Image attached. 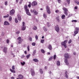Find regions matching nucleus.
Masks as SVG:
<instances>
[{
    "instance_id": "nucleus-1",
    "label": "nucleus",
    "mask_w": 79,
    "mask_h": 79,
    "mask_svg": "<svg viewBox=\"0 0 79 79\" xmlns=\"http://www.w3.org/2000/svg\"><path fill=\"white\" fill-rule=\"evenodd\" d=\"M25 11H26V14L29 16H31V15L29 11V9H27V6L25 5L24 7Z\"/></svg>"
},
{
    "instance_id": "nucleus-2",
    "label": "nucleus",
    "mask_w": 79,
    "mask_h": 79,
    "mask_svg": "<svg viewBox=\"0 0 79 79\" xmlns=\"http://www.w3.org/2000/svg\"><path fill=\"white\" fill-rule=\"evenodd\" d=\"M22 24L23 25L21 27V30L22 31H25L26 28V27L25 26V23H24V22H23Z\"/></svg>"
},
{
    "instance_id": "nucleus-3",
    "label": "nucleus",
    "mask_w": 79,
    "mask_h": 79,
    "mask_svg": "<svg viewBox=\"0 0 79 79\" xmlns=\"http://www.w3.org/2000/svg\"><path fill=\"white\" fill-rule=\"evenodd\" d=\"M68 42V40H65L64 41V42H62L61 43L62 45H63L65 48L67 47V45H66V43Z\"/></svg>"
},
{
    "instance_id": "nucleus-4",
    "label": "nucleus",
    "mask_w": 79,
    "mask_h": 79,
    "mask_svg": "<svg viewBox=\"0 0 79 79\" xmlns=\"http://www.w3.org/2000/svg\"><path fill=\"white\" fill-rule=\"evenodd\" d=\"M30 71L31 72V75L32 76H34L35 75V72L34 71V70L33 69H31Z\"/></svg>"
},
{
    "instance_id": "nucleus-5",
    "label": "nucleus",
    "mask_w": 79,
    "mask_h": 79,
    "mask_svg": "<svg viewBox=\"0 0 79 79\" xmlns=\"http://www.w3.org/2000/svg\"><path fill=\"white\" fill-rule=\"evenodd\" d=\"M46 10L48 14L50 13V8H49V7L48 6H46Z\"/></svg>"
},
{
    "instance_id": "nucleus-6",
    "label": "nucleus",
    "mask_w": 79,
    "mask_h": 79,
    "mask_svg": "<svg viewBox=\"0 0 79 79\" xmlns=\"http://www.w3.org/2000/svg\"><path fill=\"white\" fill-rule=\"evenodd\" d=\"M14 13H15V10L14 9H12L10 11V15L11 16H13V15H14Z\"/></svg>"
},
{
    "instance_id": "nucleus-7",
    "label": "nucleus",
    "mask_w": 79,
    "mask_h": 79,
    "mask_svg": "<svg viewBox=\"0 0 79 79\" xmlns=\"http://www.w3.org/2000/svg\"><path fill=\"white\" fill-rule=\"evenodd\" d=\"M17 40H18L19 41L18 44H21L22 40H21V37H19L17 39Z\"/></svg>"
},
{
    "instance_id": "nucleus-8",
    "label": "nucleus",
    "mask_w": 79,
    "mask_h": 79,
    "mask_svg": "<svg viewBox=\"0 0 79 79\" xmlns=\"http://www.w3.org/2000/svg\"><path fill=\"white\" fill-rule=\"evenodd\" d=\"M55 27L56 31L57 32H59V31H60V28H59L58 26H56Z\"/></svg>"
},
{
    "instance_id": "nucleus-9",
    "label": "nucleus",
    "mask_w": 79,
    "mask_h": 79,
    "mask_svg": "<svg viewBox=\"0 0 79 79\" xmlns=\"http://www.w3.org/2000/svg\"><path fill=\"white\" fill-rule=\"evenodd\" d=\"M31 5L32 6H36V5H37V3L36 2H32Z\"/></svg>"
},
{
    "instance_id": "nucleus-10",
    "label": "nucleus",
    "mask_w": 79,
    "mask_h": 79,
    "mask_svg": "<svg viewBox=\"0 0 79 79\" xmlns=\"http://www.w3.org/2000/svg\"><path fill=\"white\" fill-rule=\"evenodd\" d=\"M7 48L6 47L4 48L3 49V52L5 53H7Z\"/></svg>"
},
{
    "instance_id": "nucleus-11",
    "label": "nucleus",
    "mask_w": 79,
    "mask_h": 79,
    "mask_svg": "<svg viewBox=\"0 0 79 79\" xmlns=\"http://www.w3.org/2000/svg\"><path fill=\"white\" fill-rule=\"evenodd\" d=\"M64 57L65 58H69V54L67 53L65 54L64 55Z\"/></svg>"
},
{
    "instance_id": "nucleus-12",
    "label": "nucleus",
    "mask_w": 79,
    "mask_h": 79,
    "mask_svg": "<svg viewBox=\"0 0 79 79\" xmlns=\"http://www.w3.org/2000/svg\"><path fill=\"white\" fill-rule=\"evenodd\" d=\"M18 20H19V21H21V16L19 15H18Z\"/></svg>"
},
{
    "instance_id": "nucleus-13",
    "label": "nucleus",
    "mask_w": 79,
    "mask_h": 79,
    "mask_svg": "<svg viewBox=\"0 0 79 79\" xmlns=\"http://www.w3.org/2000/svg\"><path fill=\"white\" fill-rule=\"evenodd\" d=\"M64 62L67 65H68L69 63L68 62V59L66 58H65L64 59Z\"/></svg>"
},
{
    "instance_id": "nucleus-14",
    "label": "nucleus",
    "mask_w": 79,
    "mask_h": 79,
    "mask_svg": "<svg viewBox=\"0 0 79 79\" xmlns=\"http://www.w3.org/2000/svg\"><path fill=\"white\" fill-rule=\"evenodd\" d=\"M18 77L19 79H23V77L22 75L19 74L18 75Z\"/></svg>"
},
{
    "instance_id": "nucleus-15",
    "label": "nucleus",
    "mask_w": 79,
    "mask_h": 79,
    "mask_svg": "<svg viewBox=\"0 0 79 79\" xmlns=\"http://www.w3.org/2000/svg\"><path fill=\"white\" fill-rule=\"evenodd\" d=\"M4 25H10V23H8V22L6 21H5L4 23Z\"/></svg>"
},
{
    "instance_id": "nucleus-16",
    "label": "nucleus",
    "mask_w": 79,
    "mask_h": 79,
    "mask_svg": "<svg viewBox=\"0 0 79 79\" xmlns=\"http://www.w3.org/2000/svg\"><path fill=\"white\" fill-rule=\"evenodd\" d=\"M33 29L34 31H35L36 30H37V27H36V26H34L33 27Z\"/></svg>"
},
{
    "instance_id": "nucleus-17",
    "label": "nucleus",
    "mask_w": 79,
    "mask_h": 79,
    "mask_svg": "<svg viewBox=\"0 0 79 79\" xmlns=\"http://www.w3.org/2000/svg\"><path fill=\"white\" fill-rule=\"evenodd\" d=\"M36 50H35L33 52L32 55L33 56H35V53H36Z\"/></svg>"
},
{
    "instance_id": "nucleus-18",
    "label": "nucleus",
    "mask_w": 79,
    "mask_h": 79,
    "mask_svg": "<svg viewBox=\"0 0 79 79\" xmlns=\"http://www.w3.org/2000/svg\"><path fill=\"white\" fill-rule=\"evenodd\" d=\"M48 48L50 50H52V46L50 44L49 45Z\"/></svg>"
},
{
    "instance_id": "nucleus-19",
    "label": "nucleus",
    "mask_w": 79,
    "mask_h": 79,
    "mask_svg": "<svg viewBox=\"0 0 79 79\" xmlns=\"http://www.w3.org/2000/svg\"><path fill=\"white\" fill-rule=\"evenodd\" d=\"M60 17H59V16H58L57 17H56V20H57V21H58V22H60Z\"/></svg>"
},
{
    "instance_id": "nucleus-20",
    "label": "nucleus",
    "mask_w": 79,
    "mask_h": 79,
    "mask_svg": "<svg viewBox=\"0 0 79 79\" xmlns=\"http://www.w3.org/2000/svg\"><path fill=\"white\" fill-rule=\"evenodd\" d=\"M63 10H64V12H66L68 11V9L66 8H63Z\"/></svg>"
},
{
    "instance_id": "nucleus-21",
    "label": "nucleus",
    "mask_w": 79,
    "mask_h": 79,
    "mask_svg": "<svg viewBox=\"0 0 79 79\" xmlns=\"http://www.w3.org/2000/svg\"><path fill=\"white\" fill-rule=\"evenodd\" d=\"M33 60V61H35V62H39V60L37 59H34Z\"/></svg>"
},
{
    "instance_id": "nucleus-22",
    "label": "nucleus",
    "mask_w": 79,
    "mask_h": 79,
    "mask_svg": "<svg viewBox=\"0 0 79 79\" xmlns=\"http://www.w3.org/2000/svg\"><path fill=\"white\" fill-rule=\"evenodd\" d=\"M10 71H11V73H16V71H15V70H13L11 69H10Z\"/></svg>"
},
{
    "instance_id": "nucleus-23",
    "label": "nucleus",
    "mask_w": 79,
    "mask_h": 79,
    "mask_svg": "<svg viewBox=\"0 0 79 79\" xmlns=\"http://www.w3.org/2000/svg\"><path fill=\"white\" fill-rule=\"evenodd\" d=\"M21 64L22 66H24L25 64V62H21Z\"/></svg>"
},
{
    "instance_id": "nucleus-24",
    "label": "nucleus",
    "mask_w": 79,
    "mask_h": 79,
    "mask_svg": "<svg viewBox=\"0 0 79 79\" xmlns=\"http://www.w3.org/2000/svg\"><path fill=\"white\" fill-rule=\"evenodd\" d=\"M15 22L16 23H18V19H17V18H15Z\"/></svg>"
},
{
    "instance_id": "nucleus-25",
    "label": "nucleus",
    "mask_w": 79,
    "mask_h": 79,
    "mask_svg": "<svg viewBox=\"0 0 79 79\" xmlns=\"http://www.w3.org/2000/svg\"><path fill=\"white\" fill-rule=\"evenodd\" d=\"M78 33V31H74V34H75L74 35V36H75L76 35V34H77Z\"/></svg>"
},
{
    "instance_id": "nucleus-26",
    "label": "nucleus",
    "mask_w": 79,
    "mask_h": 79,
    "mask_svg": "<svg viewBox=\"0 0 79 79\" xmlns=\"http://www.w3.org/2000/svg\"><path fill=\"white\" fill-rule=\"evenodd\" d=\"M57 66H60V61H57Z\"/></svg>"
},
{
    "instance_id": "nucleus-27",
    "label": "nucleus",
    "mask_w": 79,
    "mask_h": 79,
    "mask_svg": "<svg viewBox=\"0 0 79 79\" xmlns=\"http://www.w3.org/2000/svg\"><path fill=\"white\" fill-rule=\"evenodd\" d=\"M40 73H41V74L43 73V72L42 69H40Z\"/></svg>"
},
{
    "instance_id": "nucleus-28",
    "label": "nucleus",
    "mask_w": 79,
    "mask_h": 79,
    "mask_svg": "<svg viewBox=\"0 0 79 79\" xmlns=\"http://www.w3.org/2000/svg\"><path fill=\"white\" fill-rule=\"evenodd\" d=\"M12 19V18H11V16H10L9 17V21H11Z\"/></svg>"
},
{
    "instance_id": "nucleus-29",
    "label": "nucleus",
    "mask_w": 79,
    "mask_h": 79,
    "mask_svg": "<svg viewBox=\"0 0 79 79\" xmlns=\"http://www.w3.org/2000/svg\"><path fill=\"white\" fill-rule=\"evenodd\" d=\"M34 15H37V14H38V12H37L35 10V11L34 13H33Z\"/></svg>"
},
{
    "instance_id": "nucleus-30",
    "label": "nucleus",
    "mask_w": 79,
    "mask_h": 79,
    "mask_svg": "<svg viewBox=\"0 0 79 79\" xmlns=\"http://www.w3.org/2000/svg\"><path fill=\"white\" fill-rule=\"evenodd\" d=\"M35 10H31V13H34V12H35Z\"/></svg>"
},
{
    "instance_id": "nucleus-31",
    "label": "nucleus",
    "mask_w": 79,
    "mask_h": 79,
    "mask_svg": "<svg viewBox=\"0 0 79 79\" xmlns=\"http://www.w3.org/2000/svg\"><path fill=\"white\" fill-rule=\"evenodd\" d=\"M62 19H64V18H65V15H63L62 16H61Z\"/></svg>"
},
{
    "instance_id": "nucleus-32",
    "label": "nucleus",
    "mask_w": 79,
    "mask_h": 79,
    "mask_svg": "<svg viewBox=\"0 0 79 79\" xmlns=\"http://www.w3.org/2000/svg\"><path fill=\"white\" fill-rule=\"evenodd\" d=\"M52 59H53V56L50 57L48 59V61H50L51 60H52Z\"/></svg>"
},
{
    "instance_id": "nucleus-33",
    "label": "nucleus",
    "mask_w": 79,
    "mask_h": 79,
    "mask_svg": "<svg viewBox=\"0 0 79 79\" xmlns=\"http://www.w3.org/2000/svg\"><path fill=\"white\" fill-rule=\"evenodd\" d=\"M43 16L45 18H47V15H46V14H44Z\"/></svg>"
},
{
    "instance_id": "nucleus-34",
    "label": "nucleus",
    "mask_w": 79,
    "mask_h": 79,
    "mask_svg": "<svg viewBox=\"0 0 79 79\" xmlns=\"http://www.w3.org/2000/svg\"><path fill=\"white\" fill-rule=\"evenodd\" d=\"M41 51L43 53H45V51L44 50V49H41Z\"/></svg>"
},
{
    "instance_id": "nucleus-35",
    "label": "nucleus",
    "mask_w": 79,
    "mask_h": 79,
    "mask_svg": "<svg viewBox=\"0 0 79 79\" xmlns=\"http://www.w3.org/2000/svg\"><path fill=\"white\" fill-rule=\"evenodd\" d=\"M44 29L45 31H47V29L45 27H44Z\"/></svg>"
},
{
    "instance_id": "nucleus-36",
    "label": "nucleus",
    "mask_w": 79,
    "mask_h": 79,
    "mask_svg": "<svg viewBox=\"0 0 79 79\" xmlns=\"http://www.w3.org/2000/svg\"><path fill=\"white\" fill-rule=\"evenodd\" d=\"M30 56H31V54H29L28 55L26 56V57L27 59L29 58V57H30Z\"/></svg>"
},
{
    "instance_id": "nucleus-37",
    "label": "nucleus",
    "mask_w": 79,
    "mask_h": 79,
    "mask_svg": "<svg viewBox=\"0 0 79 79\" xmlns=\"http://www.w3.org/2000/svg\"><path fill=\"white\" fill-rule=\"evenodd\" d=\"M75 3H77V5H79V2L77 1H75Z\"/></svg>"
},
{
    "instance_id": "nucleus-38",
    "label": "nucleus",
    "mask_w": 79,
    "mask_h": 79,
    "mask_svg": "<svg viewBox=\"0 0 79 79\" xmlns=\"http://www.w3.org/2000/svg\"><path fill=\"white\" fill-rule=\"evenodd\" d=\"M56 55H55L54 56V57H53V59L54 60H55V59H56Z\"/></svg>"
},
{
    "instance_id": "nucleus-39",
    "label": "nucleus",
    "mask_w": 79,
    "mask_h": 79,
    "mask_svg": "<svg viewBox=\"0 0 79 79\" xmlns=\"http://www.w3.org/2000/svg\"><path fill=\"white\" fill-rule=\"evenodd\" d=\"M12 69L13 70H15V66H13L12 67Z\"/></svg>"
},
{
    "instance_id": "nucleus-40",
    "label": "nucleus",
    "mask_w": 79,
    "mask_h": 79,
    "mask_svg": "<svg viewBox=\"0 0 79 79\" xmlns=\"http://www.w3.org/2000/svg\"><path fill=\"white\" fill-rule=\"evenodd\" d=\"M44 40H41V42L42 44H43L44 43Z\"/></svg>"
},
{
    "instance_id": "nucleus-41",
    "label": "nucleus",
    "mask_w": 79,
    "mask_h": 79,
    "mask_svg": "<svg viewBox=\"0 0 79 79\" xmlns=\"http://www.w3.org/2000/svg\"><path fill=\"white\" fill-rule=\"evenodd\" d=\"M64 14L66 16H68V12H64Z\"/></svg>"
},
{
    "instance_id": "nucleus-42",
    "label": "nucleus",
    "mask_w": 79,
    "mask_h": 79,
    "mask_svg": "<svg viewBox=\"0 0 79 79\" xmlns=\"http://www.w3.org/2000/svg\"><path fill=\"white\" fill-rule=\"evenodd\" d=\"M71 42H72V40H70L68 42V43L71 44Z\"/></svg>"
},
{
    "instance_id": "nucleus-43",
    "label": "nucleus",
    "mask_w": 79,
    "mask_h": 79,
    "mask_svg": "<svg viewBox=\"0 0 79 79\" xmlns=\"http://www.w3.org/2000/svg\"><path fill=\"white\" fill-rule=\"evenodd\" d=\"M77 20H73L72 21V22H74L75 23H76V22H77Z\"/></svg>"
},
{
    "instance_id": "nucleus-44",
    "label": "nucleus",
    "mask_w": 79,
    "mask_h": 79,
    "mask_svg": "<svg viewBox=\"0 0 79 79\" xmlns=\"http://www.w3.org/2000/svg\"><path fill=\"white\" fill-rule=\"evenodd\" d=\"M32 45L33 46H35V43H33L32 44Z\"/></svg>"
},
{
    "instance_id": "nucleus-45",
    "label": "nucleus",
    "mask_w": 79,
    "mask_h": 79,
    "mask_svg": "<svg viewBox=\"0 0 79 79\" xmlns=\"http://www.w3.org/2000/svg\"><path fill=\"white\" fill-rule=\"evenodd\" d=\"M35 39L36 40H38V36L37 35H36L35 36Z\"/></svg>"
},
{
    "instance_id": "nucleus-46",
    "label": "nucleus",
    "mask_w": 79,
    "mask_h": 79,
    "mask_svg": "<svg viewBox=\"0 0 79 79\" xmlns=\"http://www.w3.org/2000/svg\"><path fill=\"white\" fill-rule=\"evenodd\" d=\"M25 56H24V55H22V56H21V58L22 59V58H24V57H25Z\"/></svg>"
},
{
    "instance_id": "nucleus-47",
    "label": "nucleus",
    "mask_w": 79,
    "mask_h": 79,
    "mask_svg": "<svg viewBox=\"0 0 79 79\" xmlns=\"http://www.w3.org/2000/svg\"><path fill=\"white\" fill-rule=\"evenodd\" d=\"M67 2L68 4H69L70 2V0H67Z\"/></svg>"
},
{
    "instance_id": "nucleus-48",
    "label": "nucleus",
    "mask_w": 79,
    "mask_h": 79,
    "mask_svg": "<svg viewBox=\"0 0 79 79\" xmlns=\"http://www.w3.org/2000/svg\"><path fill=\"white\" fill-rule=\"evenodd\" d=\"M29 40L30 41H32V38H31V37H29Z\"/></svg>"
},
{
    "instance_id": "nucleus-49",
    "label": "nucleus",
    "mask_w": 79,
    "mask_h": 79,
    "mask_svg": "<svg viewBox=\"0 0 79 79\" xmlns=\"http://www.w3.org/2000/svg\"><path fill=\"white\" fill-rule=\"evenodd\" d=\"M29 3L30 4H29L28 6V7H31V2H29Z\"/></svg>"
},
{
    "instance_id": "nucleus-50",
    "label": "nucleus",
    "mask_w": 79,
    "mask_h": 79,
    "mask_svg": "<svg viewBox=\"0 0 79 79\" xmlns=\"http://www.w3.org/2000/svg\"><path fill=\"white\" fill-rule=\"evenodd\" d=\"M75 29L76 31H78V30H79V28L78 27H76Z\"/></svg>"
},
{
    "instance_id": "nucleus-51",
    "label": "nucleus",
    "mask_w": 79,
    "mask_h": 79,
    "mask_svg": "<svg viewBox=\"0 0 79 79\" xmlns=\"http://www.w3.org/2000/svg\"><path fill=\"white\" fill-rule=\"evenodd\" d=\"M27 50L28 51H29L30 49H29V46H28L27 47Z\"/></svg>"
},
{
    "instance_id": "nucleus-52",
    "label": "nucleus",
    "mask_w": 79,
    "mask_h": 79,
    "mask_svg": "<svg viewBox=\"0 0 79 79\" xmlns=\"http://www.w3.org/2000/svg\"><path fill=\"white\" fill-rule=\"evenodd\" d=\"M58 12H59V10H56L55 11V12L56 13H58Z\"/></svg>"
},
{
    "instance_id": "nucleus-53",
    "label": "nucleus",
    "mask_w": 79,
    "mask_h": 79,
    "mask_svg": "<svg viewBox=\"0 0 79 79\" xmlns=\"http://www.w3.org/2000/svg\"><path fill=\"white\" fill-rule=\"evenodd\" d=\"M20 32V31H18L16 33L17 34H19Z\"/></svg>"
},
{
    "instance_id": "nucleus-54",
    "label": "nucleus",
    "mask_w": 79,
    "mask_h": 79,
    "mask_svg": "<svg viewBox=\"0 0 79 79\" xmlns=\"http://www.w3.org/2000/svg\"><path fill=\"white\" fill-rule=\"evenodd\" d=\"M57 0L59 3H61V0Z\"/></svg>"
},
{
    "instance_id": "nucleus-55",
    "label": "nucleus",
    "mask_w": 79,
    "mask_h": 79,
    "mask_svg": "<svg viewBox=\"0 0 79 79\" xmlns=\"http://www.w3.org/2000/svg\"><path fill=\"white\" fill-rule=\"evenodd\" d=\"M8 2H7V1H6L5 2V5H7V3Z\"/></svg>"
},
{
    "instance_id": "nucleus-56",
    "label": "nucleus",
    "mask_w": 79,
    "mask_h": 79,
    "mask_svg": "<svg viewBox=\"0 0 79 79\" xmlns=\"http://www.w3.org/2000/svg\"><path fill=\"white\" fill-rule=\"evenodd\" d=\"M6 42H7V44H8V43H9V40H7Z\"/></svg>"
},
{
    "instance_id": "nucleus-57",
    "label": "nucleus",
    "mask_w": 79,
    "mask_h": 79,
    "mask_svg": "<svg viewBox=\"0 0 79 79\" xmlns=\"http://www.w3.org/2000/svg\"><path fill=\"white\" fill-rule=\"evenodd\" d=\"M47 26H48V27H49L50 25H49L48 24H49V23L48 22L47 23Z\"/></svg>"
},
{
    "instance_id": "nucleus-58",
    "label": "nucleus",
    "mask_w": 79,
    "mask_h": 79,
    "mask_svg": "<svg viewBox=\"0 0 79 79\" xmlns=\"http://www.w3.org/2000/svg\"><path fill=\"white\" fill-rule=\"evenodd\" d=\"M65 77L66 78H68V74L65 75Z\"/></svg>"
},
{
    "instance_id": "nucleus-59",
    "label": "nucleus",
    "mask_w": 79,
    "mask_h": 79,
    "mask_svg": "<svg viewBox=\"0 0 79 79\" xmlns=\"http://www.w3.org/2000/svg\"><path fill=\"white\" fill-rule=\"evenodd\" d=\"M22 1H23V0H20V2H19V3H20V4H21V3H22Z\"/></svg>"
},
{
    "instance_id": "nucleus-60",
    "label": "nucleus",
    "mask_w": 79,
    "mask_h": 79,
    "mask_svg": "<svg viewBox=\"0 0 79 79\" xmlns=\"http://www.w3.org/2000/svg\"><path fill=\"white\" fill-rule=\"evenodd\" d=\"M74 9L75 10H77V6H76L75 7H74Z\"/></svg>"
},
{
    "instance_id": "nucleus-61",
    "label": "nucleus",
    "mask_w": 79,
    "mask_h": 79,
    "mask_svg": "<svg viewBox=\"0 0 79 79\" xmlns=\"http://www.w3.org/2000/svg\"><path fill=\"white\" fill-rule=\"evenodd\" d=\"M24 53L26 55H27V52L26 51H24Z\"/></svg>"
},
{
    "instance_id": "nucleus-62",
    "label": "nucleus",
    "mask_w": 79,
    "mask_h": 79,
    "mask_svg": "<svg viewBox=\"0 0 79 79\" xmlns=\"http://www.w3.org/2000/svg\"><path fill=\"white\" fill-rule=\"evenodd\" d=\"M11 79H15V77H11Z\"/></svg>"
},
{
    "instance_id": "nucleus-63",
    "label": "nucleus",
    "mask_w": 79,
    "mask_h": 79,
    "mask_svg": "<svg viewBox=\"0 0 79 79\" xmlns=\"http://www.w3.org/2000/svg\"><path fill=\"white\" fill-rule=\"evenodd\" d=\"M65 74L66 75V74H67V75L68 74V72H66L65 73Z\"/></svg>"
},
{
    "instance_id": "nucleus-64",
    "label": "nucleus",
    "mask_w": 79,
    "mask_h": 79,
    "mask_svg": "<svg viewBox=\"0 0 79 79\" xmlns=\"http://www.w3.org/2000/svg\"><path fill=\"white\" fill-rule=\"evenodd\" d=\"M77 79H79V77H77Z\"/></svg>"
}]
</instances>
